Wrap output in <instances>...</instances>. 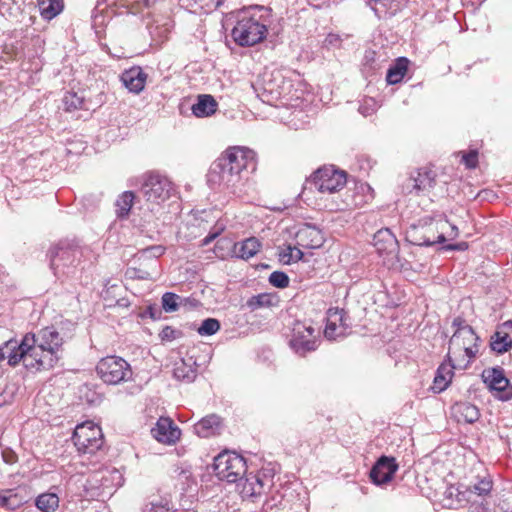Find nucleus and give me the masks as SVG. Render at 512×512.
I'll return each instance as SVG.
<instances>
[{
  "label": "nucleus",
  "mask_w": 512,
  "mask_h": 512,
  "mask_svg": "<svg viewBox=\"0 0 512 512\" xmlns=\"http://www.w3.org/2000/svg\"><path fill=\"white\" fill-rule=\"evenodd\" d=\"M255 166L254 151L232 147L212 163L207 181L212 188L227 189L235 194L242 184L244 172L254 170Z\"/></svg>",
  "instance_id": "nucleus-1"
},
{
  "label": "nucleus",
  "mask_w": 512,
  "mask_h": 512,
  "mask_svg": "<svg viewBox=\"0 0 512 512\" xmlns=\"http://www.w3.org/2000/svg\"><path fill=\"white\" fill-rule=\"evenodd\" d=\"M63 344V337L53 327L43 328L38 335L26 334L20 342V356L27 369L48 370L58 360L57 350Z\"/></svg>",
  "instance_id": "nucleus-2"
},
{
  "label": "nucleus",
  "mask_w": 512,
  "mask_h": 512,
  "mask_svg": "<svg viewBox=\"0 0 512 512\" xmlns=\"http://www.w3.org/2000/svg\"><path fill=\"white\" fill-rule=\"evenodd\" d=\"M271 9L252 6L242 9L231 31L234 42L241 47H251L262 42L271 24Z\"/></svg>",
  "instance_id": "nucleus-3"
},
{
  "label": "nucleus",
  "mask_w": 512,
  "mask_h": 512,
  "mask_svg": "<svg viewBox=\"0 0 512 512\" xmlns=\"http://www.w3.org/2000/svg\"><path fill=\"white\" fill-rule=\"evenodd\" d=\"M124 478L120 470L115 467H103L90 473L88 476H72L69 483L80 484L83 494L80 496L99 497L103 494H111L112 490L122 486Z\"/></svg>",
  "instance_id": "nucleus-4"
},
{
  "label": "nucleus",
  "mask_w": 512,
  "mask_h": 512,
  "mask_svg": "<svg viewBox=\"0 0 512 512\" xmlns=\"http://www.w3.org/2000/svg\"><path fill=\"white\" fill-rule=\"evenodd\" d=\"M480 338L472 327H463L454 331L449 341L448 356L458 363L459 368H467L479 351Z\"/></svg>",
  "instance_id": "nucleus-5"
},
{
  "label": "nucleus",
  "mask_w": 512,
  "mask_h": 512,
  "mask_svg": "<svg viewBox=\"0 0 512 512\" xmlns=\"http://www.w3.org/2000/svg\"><path fill=\"white\" fill-rule=\"evenodd\" d=\"M173 192V183L166 175L158 171H149L141 176L140 194L146 202L160 205L168 200Z\"/></svg>",
  "instance_id": "nucleus-6"
},
{
  "label": "nucleus",
  "mask_w": 512,
  "mask_h": 512,
  "mask_svg": "<svg viewBox=\"0 0 512 512\" xmlns=\"http://www.w3.org/2000/svg\"><path fill=\"white\" fill-rule=\"evenodd\" d=\"M245 459L235 452L224 451L214 458L213 471L220 480L235 483L246 474Z\"/></svg>",
  "instance_id": "nucleus-7"
},
{
  "label": "nucleus",
  "mask_w": 512,
  "mask_h": 512,
  "mask_svg": "<svg viewBox=\"0 0 512 512\" xmlns=\"http://www.w3.org/2000/svg\"><path fill=\"white\" fill-rule=\"evenodd\" d=\"M81 249L70 242L61 241L50 250V266L56 276L70 274L79 262Z\"/></svg>",
  "instance_id": "nucleus-8"
},
{
  "label": "nucleus",
  "mask_w": 512,
  "mask_h": 512,
  "mask_svg": "<svg viewBox=\"0 0 512 512\" xmlns=\"http://www.w3.org/2000/svg\"><path fill=\"white\" fill-rule=\"evenodd\" d=\"M72 441L77 450L84 454H93L104 444L101 428L89 421L76 426Z\"/></svg>",
  "instance_id": "nucleus-9"
},
{
  "label": "nucleus",
  "mask_w": 512,
  "mask_h": 512,
  "mask_svg": "<svg viewBox=\"0 0 512 512\" xmlns=\"http://www.w3.org/2000/svg\"><path fill=\"white\" fill-rule=\"evenodd\" d=\"M96 371L103 382L111 385L127 381L132 376L129 363L119 356L102 358L96 366Z\"/></svg>",
  "instance_id": "nucleus-10"
},
{
  "label": "nucleus",
  "mask_w": 512,
  "mask_h": 512,
  "mask_svg": "<svg viewBox=\"0 0 512 512\" xmlns=\"http://www.w3.org/2000/svg\"><path fill=\"white\" fill-rule=\"evenodd\" d=\"M346 184V174L332 166L318 169L307 181L309 189H315L320 193H336Z\"/></svg>",
  "instance_id": "nucleus-11"
},
{
  "label": "nucleus",
  "mask_w": 512,
  "mask_h": 512,
  "mask_svg": "<svg viewBox=\"0 0 512 512\" xmlns=\"http://www.w3.org/2000/svg\"><path fill=\"white\" fill-rule=\"evenodd\" d=\"M290 347L296 354L300 356H304L308 352L316 350V330L311 325H306L302 322H296L292 329Z\"/></svg>",
  "instance_id": "nucleus-12"
},
{
  "label": "nucleus",
  "mask_w": 512,
  "mask_h": 512,
  "mask_svg": "<svg viewBox=\"0 0 512 512\" xmlns=\"http://www.w3.org/2000/svg\"><path fill=\"white\" fill-rule=\"evenodd\" d=\"M435 173L432 170L421 168L412 173L406 180L403 189L407 193L426 194L435 186Z\"/></svg>",
  "instance_id": "nucleus-13"
},
{
  "label": "nucleus",
  "mask_w": 512,
  "mask_h": 512,
  "mask_svg": "<svg viewBox=\"0 0 512 512\" xmlns=\"http://www.w3.org/2000/svg\"><path fill=\"white\" fill-rule=\"evenodd\" d=\"M397 470L396 459L383 455L373 465L370 471V479L375 485H384L393 479Z\"/></svg>",
  "instance_id": "nucleus-14"
},
{
  "label": "nucleus",
  "mask_w": 512,
  "mask_h": 512,
  "mask_svg": "<svg viewBox=\"0 0 512 512\" xmlns=\"http://www.w3.org/2000/svg\"><path fill=\"white\" fill-rule=\"evenodd\" d=\"M373 198V190L367 183L356 184L354 190L346 191L342 204L338 205V209L345 210L360 207Z\"/></svg>",
  "instance_id": "nucleus-15"
},
{
  "label": "nucleus",
  "mask_w": 512,
  "mask_h": 512,
  "mask_svg": "<svg viewBox=\"0 0 512 512\" xmlns=\"http://www.w3.org/2000/svg\"><path fill=\"white\" fill-rule=\"evenodd\" d=\"M373 245L379 255H385L390 259L396 257L399 251L396 236L389 228H382L374 234Z\"/></svg>",
  "instance_id": "nucleus-16"
},
{
  "label": "nucleus",
  "mask_w": 512,
  "mask_h": 512,
  "mask_svg": "<svg viewBox=\"0 0 512 512\" xmlns=\"http://www.w3.org/2000/svg\"><path fill=\"white\" fill-rule=\"evenodd\" d=\"M151 434L158 442L170 445L179 440L181 431L173 420L168 417H160L151 429Z\"/></svg>",
  "instance_id": "nucleus-17"
},
{
  "label": "nucleus",
  "mask_w": 512,
  "mask_h": 512,
  "mask_svg": "<svg viewBox=\"0 0 512 512\" xmlns=\"http://www.w3.org/2000/svg\"><path fill=\"white\" fill-rule=\"evenodd\" d=\"M296 241L300 247L318 249L324 244L325 237L320 228L306 223L297 231Z\"/></svg>",
  "instance_id": "nucleus-18"
},
{
  "label": "nucleus",
  "mask_w": 512,
  "mask_h": 512,
  "mask_svg": "<svg viewBox=\"0 0 512 512\" xmlns=\"http://www.w3.org/2000/svg\"><path fill=\"white\" fill-rule=\"evenodd\" d=\"M147 80V74L140 66L126 69L120 75L122 85L131 93L139 94L143 91Z\"/></svg>",
  "instance_id": "nucleus-19"
},
{
  "label": "nucleus",
  "mask_w": 512,
  "mask_h": 512,
  "mask_svg": "<svg viewBox=\"0 0 512 512\" xmlns=\"http://www.w3.org/2000/svg\"><path fill=\"white\" fill-rule=\"evenodd\" d=\"M490 346L498 354L505 353L512 348V320L506 321L498 327L491 338Z\"/></svg>",
  "instance_id": "nucleus-20"
},
{
  "label": "nucleus",
  "mask_w": 512,
  "mask_h": 512,
  "mask_svg": "<svg viewBox=\"0 0 512 512\" xmlns=\"http://www.w3.org/2000/svg\"><path fill=\"white\" fill-rule=\"evenodd\" d=\"M488 373L485 382H488L489 387L498 393L497 396L500 400H509L512 397V386L509 380L503 375L501 370L493 369Z\"/></svg>",
  "instance_id": "nucleus-21"
},
{
  "label": "nucleus",
  "mask_w": 512,
  "mask_h": 512,
  "mask_svg": "<svg viewBox=\"0 0 512 512\" xmlns=\"http://www.w3.org/2000/svg\"><path fill=\"white\" fill-rule=\"evenodd\" d=\"M221 430V419L215 414L203 417L193 426L194 433L201 438H209L219 435Z\"/></svg>",
  "instance_id": "nucleus-22"
},
{
  "label": "nucleus",
  "mask_w": 512,
  "mask_h": 512,
  "mask_svg": "<svg viewBox=\"0 0 512 512\" xmlns=\"http://www.w3.org/2000/svg\"><path fill=\"white\" fill-rule=\"evenodd\" d=\"M261 249V242L256 237H249L233 243L231 256L242 260L254 257Z\"/></svg>",
  "instance_id": "nucleus-23"
},
{
  "label": "nucleus",
  "mask_w": 512,
  "mask_h": 512,
  "mask_svg": "<svg viewBox=\"0 0 512 512\" xmlns=\"http://www.w3.org/2000/svg\"><path fill=\"white\" fill-rule=\"evenodd\" d=\"M448 358L450 363L441 364L436 371L432 386V390L435 393H440L448 387L453 377V369L459 367L452 356H448Z\"/></svg>",
  "instance_id": "nucleus-24"
},
{
  "label": "nucleus",
  "mask_w": 512,
  "mask_h": 512,
  "mask_svg": "<svg viewBox=\"0 0 512 512\" xmlns=\"http://www.w3.org/2000/svg\"><path fill=\"white\" fill-rule=\"evenodd\" d=\"M174 377L187 383L193 382L197 376L196 363L192 357L183 358L176 362L173 370Z\"/></svg>",
  "instance_id": "nucleus-25"
},
{
  "label": "nucleus",
  "mask_w": 512,
  "mask_h": 512,
  "mask_svg": "<svg viewBox=\"0 0 512 512\" xmlns=\"http://www.w3.org/2000/svg\"><path fill=\"white\" fill-rule=\"evenodd\" d=\"M217 102L213 96L202 94L197 97L196 102L192 105V113L198 118L209 117L217 110Z\"/></svg>",
  "instance_id": "nucleus-26"
},
{
  "label": "nucleus",
  "mask_w": 512,
  "mask_h": 512,
  "mask_svg": "<svg viewBox=\"0 0 512 512\" xmlns=\"http://www.w3.org/2000/svg\"><path fill=\"white\" fill-rule=\"evenodd\" d=\"M409 66V60L406 57H399L392 64L386 74L388 84H397L402 81Z\"/></svg>",
  "instance_id": "nucleus-27"
},
{
  "label": "nucleus",
  "mask_w": 512,
  "mask_h": 512,
  "mask_svg": "<svg viewBox=\"0 0 512 512\" xmlns=\"http://www.w3.org/2000/svg\"><path fill=\"white\" fill-rule=\"evenodd\" d=\"M453 409L458 417V421L463 420L466 423H474L480 417L479 409L469 402L457 403Z\"/></svg>",
  "instance_id": "nucleus-28"
},
{
  "label": "nucleus",
  "mask_w": 512,
  "mask_h": 512,
  "mask_svg": "<svg viewBox=\"0 0 512 512\" xmlns=\"http://www.w3.org/2000/svg\"><path fill=\"white\" fill-rule=\"evenodd\" d=\"M20 342L16 340H9L0 347V362L4 359H8V364L11 366L17 365L20 361L23 362V358H19L20 354Z\"/></svg>",
  "instance_id": "nucleus-29"
},
{
  "label": "nucleus",
  "mask_w": 512,
  "mask_h": 512,
  "mask_svg": "<svg viewBox=\"0 0 512 512\" xmlns=\"http://www.w3.org/2000/svg\"><path fill=\"white\" fill-rule=\"evenodd\" d=\"M40 15L45 20H52L59 15L64 8L63 0H39Z\"/></svg>",
  "instance_id": "nucleus-30"
},
{
  "label": "nucleus",
  "mask_w": 512,
  "mask_h": 512,
  "mask_svg": "<svg viewBox=\"0 0 512 512\" xmlns=\"http://www.w3.org/2000/svg\"><path fill=\"white\" fill-rule=\"evenodd\" d=\"M252 481L254 482V486L245 489V495L253 497L260 495L266 487H271L273 485L272 476L267 475L265 472H258L255 475L250 474Z\"/></svg>",
  "instance_id": "nucleus-31"
},
{
  "label": "nucleus",
  "mask_w": 512,
  "mask_h": 512,
  "mask_svg": "<svg viewBox=\"0 0 512 512\" xmlns=\"http://www.w3.org/2000/svg\"><path fill=\"white\" fill-rule=\"evenodd\" d=\"M35 506L42 512H54L59 507V496L54 492H45L35 499Z\"/></svg>",
  "instance_id": "nucleus-32"
},
{
  "label": "nucleus",
  "mask_w": 512,
  "mask_h": 512,
  "mask_svg": "<svg viewBox=\"0 0 512 512\" xmlns=\"http://www.w3.org/2000/svg\"><path fill=\"white\" fill-rule=\"evenodd\" d=\"M303 256L304 254L298 246L287 244L279 247L278 257L283 264L289 265L298 262L302 260Z\"/></svg>",
  "instance_id": "nucleus-33"
},
{
  "label": "nucleus",
  "mask_w": 512,
  "mask_h": 512,
  "mask_svg": "<svg viewBox=\"0 0 512 512\" xmlns=\"http://www.w3.org/2000/svg\"><path fill=\"white\" fill-rule=\"evenodd\" d=\"M135 195L132 191H125L118 196L115 202V213L118 218H126L132 208Z\"/></svg>",
  "instance_id": "nucleus-34"
},
{
  "label": "nucleus",
  "mask_w": 512,
  "mask_h": 512,
  "mask_svg": "<svg viewBox=\"0 0 512 512\" xmlns=\"http://www.w3.org/2000/svg\"><path fill=\"white\" fill-rule=\"evenodd\" d=\"M149 33L151 40L155 45H161L168 39L170 33V27L168 23L162 25H151L149 27Z\"/></svg>",
  "instance_id": "nucleus-35"
},
{
  "label": "nucleus",
  "mask_w": 512,
  "mask_h": 512,
  "mask_svg": "<svg viewBox=\"0 0 512 512\" xmlns=\"http://www.w3.org/2000/svg\"><path fill=\"white\" fill-rule=\"evenodd\" d=\"M274 296L268 293H261L252 296L248 301L247 305L251 310H256L263 307H270L273 305Z\"/></svg>",
  "instance_id": "nucleus-36"
},
{
  "label": "nucleus",
  "mask_w": 512,
  "mask_h": 512,
  "mask_svg": "<svg viewBox=\"0 0 512 512\" xmlns=\"http://www.w3.org/2000/svg\"><path fill=\"white\" fill-rule=\"evenodd\" d=\"M62 103L65 111L72 112L82 108L84 98L75 92H67L62 99Z\"/></svg>",
  "instance_id": "nucleus-37"
},
{
  "label": "nucleus",
  "mask_w": 512,
  "mask_h": 512,
  "mask_svg": "<svg viewBox=\"0 0 512 512\" xmlns=\"http://www.w3.org/2000/svg\"><path fill=\"white\" fill-rule=\"evenodd\" d=\"M220 322L215 318H207L202 321L197 328V332L201 336H212L220 329Z\"/></svg>",
  "instance_id": "nucleus-38"
},
{
  "label": "nucleus",
  "mask_w": 512,
  "mask_h": 512,
  "mask_svg": "<svg viewBox=\"0 0 512 512\" xmlns=\"http://www.w3.org/2000/svg\"><path fill=\"white\" fill-rule=\"evenodd\" d=\"M180 297L172 292H166L162 295V308L165 312L171 313L178 310Z\"/></svg>",
  "instance_id": "nucleus-39"
},
{
  "label": "nucleus",
  "mask_w": 512,
  "mask_h": 512,
  "mask_svg": "<svg viewBox=\"0 0 512 512\" xmlns=\"http://www.w3.org/2000/svg\"><path fill=\"white\" fill-rule=\"evenodd\" d=\"M434 222H435V227L437 230L440 229L443 231L445 226H449L452 231L449 235L453 236V237L458 235V228L455 225L448 223L447 220H444V219L434 220L433 218H423L420 220V224L422 225V227L431 226Z\"/></svg>",
  "instance_id": "nucleus-40"
},
{
  "label": "nucleus",
  "mask_w": 512,
  "mask_h": 512,
  "mask_svg": "<svg viewBox=\"0 0 512 512\" xmlns=\"http://www.w3.org/2000/svg\"><path fill=\"white\" fill-rule=\"evenodd\" d=\"M269 283L276 288H286L289 285V277L285 272L274 271L269 276Z\"/></svg>",
  "instance_id": "nucleus-41"
},
{
  "label": "nucleus",
  "mask_w": 512,
  "mask_h": 512,
  "mask_svg": "<svg viewBox=\"0 0 512 512\" xmlns=\"http://www.w3.org/2000/svg\"><path fill=\"white\" fill-rule=\"evenodd\" d=\"M492 489V481L488 478L479 480L471 487V491L478 496H486Z\"/></svg>",
  "instance_id": "nucleus-42"
},
{
  "label": "nucleus",
  "mask_w": 512,
  "mask_h": 512,
  "mask_svg": "<svg viewBox=\"0 0 512 512\" xmlns=\"http://www.w3.org/2000/svg\"><path fill=\"white\" fill-rule=\"evenodd\" d=\"M324 335L329 340H336L339 337H343V334L340 333V326L335 322L327 319Z\"/></svg>",
  "instance_id": "nucleus-43"
},
{
  "label": "nucleus",
  "mask_w": 512,
  "mask_h": 512,
  "mask_svg": "<svg viewBox=\"0 0 512 512\" xmlns=\"http://www.w3.org/2000/svg\"><path fill=\"white\" fill-rule=\"evenodd\" d=\"M445 242V235L443 232L439 233L436 239H430L429 237H423L422 239H419L418 241H414L413 243L415 245L420 246H431L435 243H443Z\"/></svg>",
  "instance_id": "nucleus-44"
},
{
  "label": "nucleus",
  "mask_w": 512,
  "mask_h": 512,
  "mask_svg": "<svg viewBox=\"0 0 512 512\" xmlns=\"http://www.w3.org/2000/svg\"><path fill=\"white\" fill-rule=\"evenodd\" d=\"M344 310L339 308H330L327 311V319L335 322L336 324H339L341 321H343L344 317Z\"/></svg>",
  "instance_id": "nucleus-45"
},
{
  "label": "nucleus",
  "mask_w": 512,
  "mask_h": 512,
  "mask_svg": "<svg viewBox=\"0 0 512 512\" xmlns=\"http://www.w3.org/2000/svg\"><path fill=\"white\" fill-rule=\"evenodd\" d=\"M178 331L172 328L171 326H165L159 336L163 341H172L177 337Z\"/></svg>",
  "instance_id": "nucleus-46"
},
{
  "label": "nucleus",
  "mask_w": 512,
  "mask_h": 512,
  "mask_svg": "<svg viewBox=\"0 0 512 512\" xmlns=\"http://www.w3.org/2000/svg\"><path fill=\"white\" fill-rule=\"evenodd\" d=\"M462 161L468 168H475L477 165V152L471 151L462 157Z\"/></svg>",
  "instance_id": "nucleus-47"
},
{
  "label": "nucleus",
  "mask_w": 512,
  "mask_h": 512,
  "mask_svg": "<svg viewBox=\"0 0 512 512\" xmlns=\"http://www.w3.org/2000/svg\"><path fill=\"white\" fill-rule=\"evenodd\" d=\"M223 227H217L213 231H210L209 234L202 240L203 245L210 244L216 237L220 235L223 231Z\"/></svg>",
  "instance_id": "nucleus-48"
},
{
  "label": "nucleus",
  "mask_w": 512,
  "mask_h": 512,
  "mask_svg": "<svg viewBox=\"0 0 512 512\" xmlns=\"http://www.w3.org/2000/svg\"><path fill=\"white\" fill-rule=\"evenodd\" d=\"M339 326H340V333H342L343 336H345L351 327V321L346 312H344L343 321H341L339 323Z\"/></svg>",
  "instance_id": "nucleus-49"
},
{
  "label": "nucleus",
  "mask_w": 512,
  "mask_h": 512,
  "mask_svg": "<svg viewBox=\"0 0 512 512\" xmlns=\"http://www.w3.org/2000/svg\"><path fill=\"white\" fill-rule=\"evenodd\" d=\"M164 251H165V248L163 246H152V247H149L145 250L146 253L154 256V257H159L161 255L164 254Z\"/></svg>",
  "instance_id": "nucleus-50"
},
{
  "label": "nucleus",
  "mask_w": 512,
  "mask_h": 512,
  "mask_svg": "<svg viewBox=\"0 0 512 512\" xmlns=\"http://www.w3.org/2000/svg\"><path fill=\"white\" fill-rule=\"evenodd\" d=\"M452 327L455 328V331H458L459 329H461L463 327H470V326L466 324V321L463 318L456 317V318H454V320L452 322Z\"/></svg>",
  "instance_id": "nucleus-51"
},
{
  "label": "nucleus",
  "mask_w": 512,
  "mask_h": 512,
  "mask_svg": "<svg viewBox=\"0 0 512 512\" xmlns=\"http://www.w3.org/2000/svg\"><path fill=\"white\" fill-rule=\"evenodd\" d=\"M468 245L467 243L465 242H461V243H457V244H449V245H446L444 248L446 250H458V251H463L465 249H467Z\"/></svg>",
  "instance_id": "nucleus-52"
},
{
  "label": "nucleus",
  "mask_w": 512,
  "mask_h": 512,
  "mask_svg": "<svg viewBox=\"0 0 512 512\" xmlns=\"http://www.w3.org/2000/svg\"><path fill=\"white\" fill-rule=\"evenodd\" d=\"M339 40V35L330 33L327 35L325 42L330 45H336L339 42Z\"/></svg>",
  "instance_id": "nucleus-53"
},
{
  "label": "nucleus",
  "mask_w": 512,
  "mask_h": 512,
  "mask_svg": "<svg viewBox=\"0 0 512 512\" xmlns=\"http://www.w3.org/2000/svg\"><path fill=\"white\" fill-rule=\"evenodd\" d=\"M8 491L6 492H0V507H6L8 506V502L10 497L7 496Z\"/></svg>",
  "instance_id": "nucleus-54"
},
{
  "label": "nucleus",
  "mask_w": 512,
  "mask_h": 512,
  "mask_svg": "<svg viewBox=\"0 0 512 512\" xmlns=\"http://www.w3.org/2000/svg\"><path fill=\"white\" fill-rule=\"evenodd\" d=\"M486 0H464L465 3L470 4L474 9H478Z\"/></svg>",
  "instance_id": "nucleus-55"
},
{
  "label": "nucleus",
  "mask_w": 512,
  "mask_h": 512,
  "mask_svg": "<svg viewBox=\"0 0 512 512\" xmlns=\"http://www.w3.org/2000/svg\"><path fill=\"white\" fill-rule=\"evenodd\" d=\"M254 486V482L252 481L250 475L245 478V483L243 485V493L245 494V489H249Z\"/></svg>",
  "instance_id": "nucleus-56"
},
{
  "label": "nucleus",
  "mask_w": 512,
  "mask_h": 512,
  "mask_svg": "<svg viewBox=\"0 0 512 512\" xmlns=\"http://www.w3.org/2000/svg\"><path fill=\"white\" fill-rule=\"evenodd\" d=\"M178 1L184 5H189L192 0H178Z\"/></svg>",
  "instance_id": "nucleus-57"
},
{
  "label": "nucleus",
  "mask_w": 512,
  "mask_h": 512,
  "mask_svg": "<svg viewBox=\"0 0 512 512\" xmlns=\"http://www.w3.org/2000/svg\"><path fill=\"white\" fill-rule=\"evenodd\" d=\"M149 310H150V316H151L152 318H156V316L154 315V313H153V311H152V308H149Z\"/></svg>",
  "instance_id": "nucleus-58"
},
{
  "label": "nucleus",
  "mask_w": 512,
  "mask_h": 512,
  "mask_svg": "<svg viewBox=\"0 0 512 512\" xmlns=\"http://www.w3.org/2000/svg\"><path fill=\"white\" fill-rule=\"evenodd\" d=\"M265 90H269L270 92H273L272 88L265 87Z\"/></svg>",
  "instance_id": "nucleus-59"
}]
</instances>
